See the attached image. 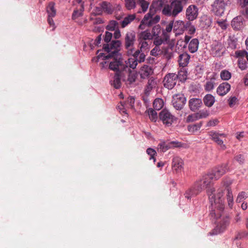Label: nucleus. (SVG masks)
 <instances>
[{"instance_id":"1","label":"nucleus","mask_w":248,"mask_h":248,"mask_svg":"<svg viewBox=\"0 0 248 248\" xmlns=\"http://www.w3.org/2000/svg\"><path fill=\"white\" fill-rule=\"evenodd\" d=\"M228 170V163L222 164L214 168L211 173L203 175L202 178L195 181L192 186L186 191L184 194L185 198L190 200L192 197L196 196L203 189L209 186L213 180H218Z\"/></svg>"},{"instance_id":"2","label":"nucleus","mask_w":248,"mask_h":248,"mask_svg":"<svg viewBox=\"0 0 248 248\" xmlns=\"http://www.w3.org/2000/svg\"><path fill=\"white\" fill-rule=\"evenodd\" d=\"M218 206L217 208L210 210V217L218 220L215 227L209 232L211 235L224 232L231 223L232 217L228 214L224 213V204H220Z\"/></svg>"},{"instance_id":"3","label":"nucleus","mask_w":248,"mask_h":248,"mask_svg":"<svg viewBox=\"0 0 248 248\" xmlns=\"http://www.w3.org/2000/svg\"><path fill=\"white\" fill-rule=\"evenodd\" d=\"M160 17L159 15H156V13L153 10L149 9V12L146 14L141 20L139 28L141 30H144L146 27H151L159 22Z\"/></svg>"},{"instance_id":"4","label":"nucleus","mask_w":248,"mask_h":248,"mask_svg":"<svg viewBox=\"0 0 248 248\" xmlns=\"http://www.w3.org/2000/svg\"><path fill=\"white\" fill-rule=\"evenodd\" d=\"M215 189L214 188H211L207 190V194L208 196L210 205L209 209L212 210L220 204L223 205L224 201L222 198L223 193L222 191L218 192L217 194H215Z\"/></svg>"},{"instance_id":"5","label":"nucleus","mask_w":248,"mask_h":248,"mask_svg":"<svg viewBox=\"0 0 248 248\" xmlns=\"http://www.w3.org/2000/svg\"><path fill=\"white\" fill-rule=\"evenodd\" d=\"M108 68L110 70L115 71L116 73H122L124 71H129L127 65L125 64L122 59L113 58L109 63Z\"/></svg>"},{"instance_id":"6","label":"nucleus","mask_w":248,"mask_h":248,"mask_svg":"<svg viewBox=\"0 0 248 248\" xmlns=\"http://www.w3.org/2000/svg\"><path fill=\"white\" fill-rule=\"evenodd\" d=\"M158 118L162 123L167 127L171 126L174 121H176L177 118L173 115L168 109H162L159 113Z\"/></svg>"},{"instance_id":"7","label":"nucleus","mask_w":248,"mask_h":248,"mask_svg":"<svg viewBox=\"0 0 248 248\" xmlns=\"http://www.w3.org/2000/svg\"><path fill=\"white\" fill-rule=\"evenodd\" d=\"M120 45L121 42L119 40H113L109 44H104L103 46V49L105 51L110 52V53L104 57L105 60H108L110 58L113 57L114 55L117 53V49L120 46Z\"/></svg>"},{"instance_id":"8","label":"nucleus","mask_w":248,"mask_h":248,"mask_svg":"<svg viewBox=\"0 0 248 248\" xmlns=\"http://www.w3.org/2000/svg\"><path fill=\"white\" fill-rule=\"evenodd\" d=\"M136 41V34L133 31L127 32L124 39V47L127 54H131Z\"/></svg>"},{"instance_id":"9","label":"nucleus","mask_w":248,"mask_h":248,"mask_svg":"<svg viewBox=\"0 0 248 248\" xmlns=\"http://www.w3.org/2000/svg\"><path fill=\"white\" fill-rule=\"evenodd\" d=\"M178 76L174 73H169L164 78L163 83L165 88L170 90L172 89L176 85Z\"/></svg>"},{"instance_id":"10","label":"nucleus","mask_w":248,"mask_h":248,"mask_svg":"<svg viewBox=\"0 0 248 248\" xmlns=\"http://www.w3.org/2000/svg\"><path fill=\"white\" fill-rule=\"evenodd\" d=\"M209 111L207 109L200 110L198 112L189 115L186 119V122H193L200 119L205 118L209 115Z\"/></svg>"},{"instance_id":"11","label":"nucleus","mask_w":248,"mask_h":248,"mask_svg":"<svg viewBox=\"0 0 248 248\" xmlns=\"http://www.w3.org/2000/svg\"><path fill=\"white\" fill-rule=\"evenodd\" d=\"M225 3L223 0H215L212 4V11L217 16H221L224 13Z\"/></svg>"},{"instance_id":"12","label":"nucleus","mask_w":248,"mask_h":248,"mask_svg":"<svg viewBox=\"0 0 248 248\" xmlns=\"http://www.w3.org/2000/svg\"><path fill=\"white\" fill-rule=\"evenodd\" d=\"M186 102V98L183 94H175L172 100V104L175 108H183Z\"/></svg>"},{"instance_id":"13","label":"nucleus","mask_w":248,"mask_h":248,"mask_svg":"<svg viewBox=\"0 0 248 248\" xmlns=\"http://www.w3.org/2000/svg\"><path fill=\"white\" fill-rule=\"evenodd\" d=\"M145 59V55L144 53H141L139 56V58H130L128 59L127 61L124 62L125 64L127 65L129 69V68H132L133 69L136 68L138 63H141L143 62Z\"/></svg>"},{"instance_id":"14","label":"nucleus","mask_w":248,"mask_h":248,"mask_svg":"<svg viewBox=\"0 0 248 248\" xmlns=\"http://www.w3.org/2000/svg\"><path fill=\"white\" fill-rule=\"evenodd\" d=\"M183 166L184 161L182 158L177 156L173 158L171 167L173 172L180 173L183 169Z\"/></svg>"},{"instance_id":"15","label":"nucleus","mask_w":248,"mask_h":248,"mask_svg":"<svg viewBox=\"0 0 248 248\" xmlns=\"http://www.w3.org/2000/svg\"><path fill=\"white\" fill-rule=\"evenodd\" d=\"M186 17L189 21L195 19L198 15V9L194 5H189L186 10Z\"/></svg>"},{"instance_id":"16","label":"nucleus","mask_w":248,"mask_h":248,"mask_svg":"<svg viewBox=\"0 0 248 248\" xmlns=\"http://www.w3.org/2000/svg\"><path fill=\"white\" fill-rule=\"evenodd\" d=\"M224 49V46L220 42H215L211 46V51L212 54L217 57L221 56L223 54L222 50Z\"/></svg>"},{"instance_id":"17","label":"nucleus","mask_w":248,"mask_h":248,"mask_svg":"<svg viewBox=\"0 0 248 248\" xmlns=\"http://www.w3.org/2000/svg\"><path fill=\"white\" fill-rule=\"evenodd\" d=\"M170 5L172 11V16H176L183 10V6L182 2L180 0H174Z\"/></svg>"},{"instance_id":"18","label":"nucleus","mask_w":248,"mask_h":248,"mask_svg":"<svg viewBox=\"0 0 248 248\" xmlns=\"http://www.w3.org/2000/svg\"><path fill=\"white\" fill-rule=\"evenodd\" d=\"M185 31L184 22L181 20L173 21V31L175 35L182 34Z\"/></svg>"},{"instance_id":"19","label":"nucleus","mask_w":248,"mask_h":248,"mask_svg":"<svg viewBox=\"0 0 248 248\" xmlns=\"http://www.w3.org/2000/svg\"><path fill=\"white\" fill-rule=\"evenodd\" d=\"M231 89V85L227 82H223L219 85L217 90L218 94L224 96Z\"/></svg>"},{"instance_id":"20","label":"nucleus","mask_w":248,"mask_h":248,"mask_svg":"<svg viewBox=\"0 0 248 248\" xmlns=\"http://www.w3.org/2000/svg\"><path fill=\"white\" fill-rule=\"evenodd\" d=\"M208 135L210 136V139L215 142L217 144L223 146L225 148V145L223 144V141L222 140L219 138V133L214 131L212 130L208 132Z\"/></svg>"},{"instance_id":"21","label":"nucleus","mask_w":248,"mask_h":248,"mask_svg":"<svg viewBox=\"0 0 248 248\" xmlns=\"http://www.w3.org/2000/svg\"><path fill=\"white\" fill-rule=\"evenodd\" d=\"M243 20L242 16H238L232 19L231 22V26L234 30H239L243 26Z\"/></svg>"},{"instance_id":"22","label":"nucleus","mask_w":248,"mask_h":248,"mask_svg":"<svg viewBox=\"0 0 248 248\" xmlns=\"http://www.w3.org/2000/svg\"><path fill=\"white\" fill-rule=\"evenodd\" d=\"M166 0H156L154 1L150 7V9L153 10L156 13L157 10H160L161 8L166 5Z\"/></svg>"},{"instance_id":"23","label":"nucleus","mask_w":248,"mask_h":248,"mask_svg":"<svg viewBox=\"0 0 248 248\" xmlns=\"http://www.w3.org/2000/svg\"><path fill=\"white\" fill-rule=\"evenodd\" d=\"M84 10V4L81 3L79 5V7H77L73 11L72 15V20H76L79 17H81L83 15Z\"/></svg>"},{"instance_id":"24","label":"nucleus","mask_w":248,"mask_h":248,"mask_svg":"<svg viewBox=\"0 0 248 248\" xmlns=\"http://www.w3.org/2000/svg\"><path fill=\"white\" fill-rule=\"evenodd\" d=\"M190 56L187 53H183L179 56L178 62L180 66L185 67L188 62Z\"/></svg>"},{"instance_id":"25","label":"nucleus","mask_w":248,"mask_h":248,"mask_svg":"<svg viewBox=\"0 0 248 248\" xmlns=\"http://www.w3.org/2000/svg\"><path fill=\"white\" fill-rule=\"evenodd\" d=\"M122 73H116L113 77V79L110 81L111 85L116 89H119L121 86V77Z\"/></svg>"},{"instance_id":"26","label":"nucleus","mask_w":248,"mask_h":248,"mask_svg":"<svg viewBox=\"0 0 248 248\" xmlns=\"http://www.w3.org/2000/svg\"><path fill=\"white\" fill-rule=\"evenodd\" d=\"M153 39V35L149 30H145L140 32L138 35V40H152Z\"/></svg>"},{"instance_id":"27","label":"nucleus","mask_w":248,"mask_h":248,"mask_svg":"<svg viewBox=\"0 0 248 248\" xmlns=\"http://www.w3.org/2000/svg\"><path fill=\"white\" fill-rule=\"evenodd\" d=\"M199 42L198 39L194 38L191 40L188 45V50L192 53L196 52L198 49Z\"/></svg>"},{"instance_id":"28","label":"nucleus","mask_w":248,"mask_h":248,"mask_svg":"<svg viewBox=\"0 0 248 248\" xmlns=\"http://www.w3.org/2000/svg\"><path fill=\"white\" fill-rule=\"evenodd\" d=\"M101 6L102 7L103 12L108 14H112L114 10L113 6L107 1H103L101 3Z\"/></svg>"},{"instance_id":"29","label":"nucleus","mask_w":248,"mask_h":248,"mask_svg":"<svg viewBox=\"0 0 248 248\" xmlns=\"http://www.w3.org/2000/svg\"><path fill=\"white\" fill-rule=\"evenodd\" d=\"M202 104V100L199 98H191L189 101V108H198Z\"/></svg>"},{"instance_id":"30","label":"nucleus","mask_w":248,"mask_h":248,"mask_svg":"<svg viewBox=\"0 0 248 248\" xmlns=\"http://www.w3.org/2000/svg\"><path fill=\"white\" fill-rule=\"evenodd\" d=\"M156 83L155 80L153 78H150L148 80L147 86H146L144 90V93L146 95H148L151 91L155 87Z\"/></svg>"},{"instance_id":"31","label":"nucleus","mask_w":248,"mask_h":248,"mask_svg":"<svg viewBox=\"0 0 248 248\" xmlns=\"http://www.w3.org/2000/svg\"><path fill=\"white\" fill-rule=\"evenodd\" d=\"M152 73L151 68L147 65H144L140 69V75L142 78H147Z\"/></svg>"},{"instance_id":"32","label":"nucleus","mask_w":248,"mask_h":248,"mask_svg":"<svg viewBox=\"0 0 248 248\" xmlns=\"http://www.w3.org/2000/svg\"><path fill=\"white\" fill-rule=\"evenodd\" d=\"M203 102L207 107H211L215 102V97L210 94H206L203 98Z\"/></svg>"},{"instance_id":"33","label":"nucleus","mask_w":248,"mask_h":248,"mask_svg":"<svg viewBox=\"0 0 248 248\" xmlns=\"http://www.w3.org/2000/svg\"><path fill=\"white\" fill-rule=\"evenodd\" d=\"M159 110L160 109H146L145 113L148 114L150 119L152 122H156L158 116L156 110Z\"/></svg>"},{"instance_id":"34","label":"nucleus","mask_w":248,"mask_h":248,"mask_svg":"<svg viewBox=\"0 0 248 248\" xmlns=\"http://www.w3.org/2000/svg\"><path fill=\"white\" fill-rule=\"evenodd\" d=\"M202 124V122H200L195 124H189L187 126V130L189 132L194 133L200 129Z\"/></svg>"},{"instance_id":"35","label":"nucleus","mask_w":248,"mask_h":248,"mask_svg":"<svg viewBox=\"0 0 248 248\" xmlns=\"http://www.w3.org/2000/svg\"><path fill=\"white\" fill-rule=\"evenodd\" d=\"M55 3L53 2L49 3L47 7V12L48 16L50 17H55L56 15V10L54 7Z\"/></svg>"},{"instance_id":"36","label":"nucleus","mask_w":248,"mask_h":248,"mask_svg":"<svg viewBox=\"0 0 248 248\" xmlns=\"http://www.w3.org/2000/svg\"><path fill=\"white\" fill-rule=\"evenodd\" d=\"M134 103L135 99L133 97H128L125 102H121L122 106L127 108H133L134 107Z\"/></svg>"},{"instance_id":"37","label":"nucleus","mask_w":248,"mask_h":248,"mask_svg":"<svg viewBox=\"0 0 248 248\" xmlns=\"http://www.w3.org/2000/svg\"><path fill=\"white\" fill-rule=\"evenodd\" d=\"M136 2L141 7L143 13L147 11L150 4L149 1L145 0H136Z\"/></svg>"},{"instance_id":"38","label":"nucleus","mask_w":248,"mask_h":248,"mask_svg":"<svg viewBox=\"0 0 248 248\" xmlns=\"http://www.w3.org/2000/svg\"><path fill=\"white\" fill-rule=\"evenodd\" d=\"M136 16L134 14L128 15L125 17L121 22V26L122 28L125 27L128 24L132 22L135 18Z\"/></svg>"},{"instance_id":"39","label":"nucleus","mask_w":248,"mask_h":248,"mask_svg":"<svg viewBox=\"0 0 248 248\" xmlns=\"http://www.w3.org/2000/svg\"><path fill=\"white\" fill-rule=\"evenodd\" d=\"M238 58V65L239 68L242 70H245L247 68V62L243 57L236 56Z\"/></svg>"},{"instance_id":"40","label":"nucleus","mask_w":248,"mask_h":248,"mask_svg":"<svg viewBox=\"0 0 248 248\" xmlns=\"http://www.w3.org/2000/svg\"><path fill=\"white\" fill-rule=\"evenodd\" d=\"M226 196L228 205L232 208L233 204V197L231 188L228 189Z\"/></svg>"},{"instance_id":"41","label":"nucleus","mask_w":248,"mask_h":248,"mask_svg":"<svg viewBox=\"0 0 248 248\" xmlns=\"http://www.w3.org/2000/svg\"><path fill=\"white\" fill-rule=\"evenodd\" d=\"M215 84V78H212L209 81H207L205 85L204 89L207 92H209L213 90Z\"/></svg>"},{"instance_id":"42","label":"nucleus","mask_w":248,"mask_h":248,"mask_svg":"<svg viewBox=\"0 0 248 248\" xmlns=\"http://www.w3.org/2000/svg\"><path fill=\"white\" fill-rule=\"evenodd\" d=\"M118 29V23L115 20H111L106 27V29L109 31H114Z\"/></svg>"},{"instance_id":"43","label":"nucleus","mask_w":248,"mask_h":248,"mask_svg":"<svg viewBox=\"0 0 248 248\" xmlns=\"http://www.w3.org/2000/svg\"><path fill=\"white\" fill-rule=\"evenodd\" d=\"M164 105L163 99L156 98L153 102V108H162Z\"/></svg>"},{"instance_id":"44","label":"nucleus","mask_w":248,"mask_h":248,"mask_svg":"<svg viewBox=\"0 0 248 248\" xmlns=\"http://www.w3.org/2000/svg\"><path fill=\"white\" fill-rule=\"evenodd\" d=\"M161 30V26L159 25H155L153 27L151 32V34L153 35V37L159 36Z\"/></svg>"},{"instance_id":"45","label":"nucleus","mask_w":248,"mask_h":248,"mask_svg":"<svg viewBox=\"0 0 248 248\" xmlns=\"http://www.w3.org/2000/svg\"><path fill=\"white\" fill-rule=\"evenodd\" d=\"M146 153L148 155H149L150 156L149 159L150 160L153 159L154 162H155L156 161L155 156H156L157 155L156 151L155 149L149 147L147 149Z\"/></svg>"},{"instance_id":"46","label":"nucleus","mask_w":248,"mask_h":248,"mask_svg":"<svg viewBox=\"0 0 248 248\" xmlns=\"http://www.w3.org/2000/svg\"><path fill=\"white\" fill-rule=\"evenodd\" d=\"M162 14L167 16H172V11L171 5H166L162 10Z\"/></svg>"},{"instance_id":"47","label":"nucleus","mask_w":248,"mask_h":248,"mask_svg":"<svg viewBox=\"0 0 248 248\" xmlns=\"http://www.w3.org/2000/svg\"><path fill=\"white\" fill-rule=\"evenodd\" d=\"M162 52L160 46H155V47L151 51L150 54L153 56H157L161 55Z\"/></svg>"},{"instance_id":"48","label":"nucleus","mask_w":248,"mask_h":248,"mask_svg":"<svg viewBox=\"0 0 248 248\" xmlns=\"http://www.w3.org/2000/svg\"><path fill=\"white\" fill-rule=\"evenodd\" d=\"M220 77L222 80H228L231 78V74L228 71L224 70L220 72Z\"/></svg>"},{"instance_id":"49","label":"nucleus","mask_w":248,"mask_h":248,"mask_svg":"<svg viewBox=\"0 0 248 248\" xmlns=\"http://www.w3.org/2000/svg\"><path fill=\"white\" fill-rule=\"evenodd\" d=\"M136 3V0H125V6L128 10L134 8Z\"/></svg>"},{"instance_id":"50","label":"nucleus","mask_w":248,"mask_h":248,"mask_svg":"<svg viewBox=\"0 0 248 248\" xmlns=\"http://www.w3.org/2000/svg\"><path fill=\"white\" fill-rule=\"evenodd\" d=\"M128 74L127 81L129 82V84H131L135 81L136 76L133 73H131V70L129 69V71H124Z\"/></svg>"},{"instance_id":"51","label":"nucleus","mask_w":248,"mask_h":248,"mask_svg":"<svg viewBox=\"0 0 248 248\" xmlns=\"http://www.w3.org/2000/svg\"><path fill=\"white\" fill-rule=\"evenodd\" d=\"M235 161L238 162L240 165H242L244 163L245 158L243 155L239 154L235 155L234 157Z\"/></svg>"},{"instance_id":"52","label":"nucleus","mask_w":248,"mask_h":248,"mask_svg":"<svg viewBox=\"0 0 248 248\" xmlns=\"http://www.w3.org/2000/svg\"><path fill=\"white\" fill-rule=\"evenodd\" d=\"M139 42V44L140 45V48L141 50L142 49H147L148 48L149 44L147 40H138Z\"/></svg>"},{"instance_id":"53","label":"nucleus","mask_w":248,"mask_h":248,"mask_svg":"<svg viewBox=\"0 0 248 248\" xmlns=\"http://www.w3.org/2000/svg\"><path fill=\"white\" fill-rule=\"evenodd\" d=\"M246 198L247 197L246 196V192L244 191H242L239 193L236 199V202L237 203H240L242 202L244 199Z\"/></svg>"},{"instance_id":"54","label":"nucleus","mask_w":248,"mask_h":248,"mask_svg":"<svg viewBox=\"0 0 248 248\" xmlns=\"http://www.w3.org/2000/svg\"><path fill=\"white\" fill-rule=\"evenodd\" d=\"M142 53L140 52V50L139 49L135 50V47H134L132 49V53L131 54H127L128 56L131 55L133 57V58H139V56Z\"/></svg>"},{"instance_id":"55","label":"nucleus","mask_w":248,"mask_h":248,"mask_svg":"<svg viewBox=\"0 0 248 248\" xmlns=\"http://www.w3.org/2000/svg\"><path fill=\"white\" fill-rule=\"evenodd\" d=\"M219 121L217 119H214L209 120L206 124V127H212L217 125Z\"/></svg>"},{"instance_id":"56","label":"nucleus","mask_w":248,"mask_h":248,"mask_svg":"<svg viewBox=\"0 0 248 248\" xmlns=\"http://www.w3.org/2000/svg\"><path fill=\"white\" fill-rule=\"evenodd\" d=\"M170 144L171 145L172 148H174L182 147H183L185 143L175 140L170 141Z\"/></svg>"},{"instance_id":"57","label":"nucleus","mask_w":248,"mask_h":248,"mask_svg":"<svg viewBox=\"0 0 248 248\" xmlns=\"http://www.w3.org/2000/svg\"><path fill=\"white\" fill-rule=\"evenodd\" d=\"M154 37L155 38L154 39L153 42L154 45L156 46H160L163 43V39L162 38L159 37V36Z\"/></svg>"},{"instance_id":"58","label":"nucleus","mask_w":248,"mask_h":248,"mask_svg":"<svg viewBox=\"0 0 248 248\" xmlns=\"http://www.w3.org/2000/svg\"><path fill=\"white\" fill-rule=\"evenodd\" d=\"M92 13L94 15H100L102 14L103 11L101 6V3L99 4V6H96L94 8Z\"/></svg>"},{"instance_id":"59","label":"nucleus","mask_w":248,"mask_h":248,"mask_svg":"<svg viewBox=\"0 0 248 248\" xmlns=\"http://www.w3.org/2000/svg\"><path fill=\"white\" fill-rule=\"evenodd\" d=\"M232 179H226L224 180L223 185H224V186H225L227 191L228 190V189L231 188V187H230V186L232 184Z\"/></svg>"},{"instance_id":"60","label":"nucleus","mask_w":248,"mask_h":248,"mask_svg":"<svg viewBox=\"0 0 248 248\" xmlns=\"http://www.w3.org/2000/svg\"><path fill=\"white\" fill-rule=\"evenodd\" d=\"M178 76V78L181 80H185L186 79L187 73L186 71H181L179 72L177 75Z\"/></svg>"},{"instance_id":"61","label":"nucleus","mask_w":248,"mask_h":248,"mask_svg":"<svg viewBox=\"0 0 248 248\" xmlns=\"http://www.w3.org/2000/svg\"><path fill=\"white\" fill-rule=\"evenodd\" d=\"M165 146H166V141L163 140H160V142L158 144L157 147L158 149H160V150L162 152H166V150L165 149Z\"/></svg>"},{"instance_id":"62","label":"nucleus","mask_w":248,"mask_h":248,"mask_svg":"<svg viewBox=\"0 0 248 248\" xmlns=\"http://www.w3.org/2000/svg\"><path fill=\"white\" fill-rule=\"evenodd\" d=\"M112 34L108 31H106L105 33V36L104 38V41L106 43H108L109 42L112 38Z\"/></svg>"},{"instance_id":"63","label":"nucleus","mask_w":248,"mask_h":248,"mask_svg":"<svg viewBox=\"0 0 248 248\" xmlns=\"http://www.w3.org/2000/svg\"><path fill=\"white\" fill-rule=\"evenodd\" d=\"M172 28L173 29V21H171L166 26L164 31H165L166 32L170 33L171 31Z\"/></svg>"},{"instance_id":"64","label":"nucleus","mask_w":248,"mask_h":248,"mask_svg":"<svg viewBox=\"0 0 248 248\" xmlns=\"http://www.w3.org/2000/svg\"><path fill=\"white\" fill-rule=\"evenodd\" d=\"M237 101V99L235 97H232L229 100V106L231 108L233 107L234 105Z\"/></svg>"}]
</instances>
